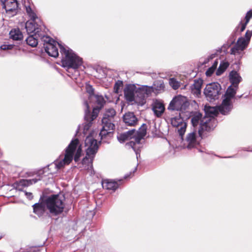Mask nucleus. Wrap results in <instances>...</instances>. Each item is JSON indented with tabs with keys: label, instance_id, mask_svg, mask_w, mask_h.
Instances as JSON below:
<instances>
[{
	"label": "nucleus",
	"instance_id": "nucleus-1",
	"mask_svg": "<svg viewBox=\"0 0 252 252\" xmlns=\"http://www.w3.org/2000/svg\"><path fill=\"white\" fill-rule=\"evenodd\" d=\"M42 41L44 42V47L46 52L53 57L59 55L57 45L60 47V52L64 56L62 60V65L68 68L77 69L82 63V59L77 56L72 50L65 45H63L46 35H41Z\"/></svg>",
	"mask_w": 252,
	"mask_h": 252
},
{
	"label": "nucleus",
	"instance_id": "nucleus-2",
	"mask_svg": "<svg viewBox=\"0 0 252 252\" xmlns=\"http://www.w3.org/2000/svg\"><path fill=\"white\" fill-rule=\"evenodd\" d=\"M146 134V126L143 124L139 128L138 131H136L135 129L129 130L124 133L119 134L118 136V140L121 143H123L126 140H131L126 143V146L131 148L135 152L137 158L140 156V152L143 147L141 140Z\"/></svg>",
	"mask_w": 252,
	"mask_h": 252
},
{
	"label": "nucleus",
	"instance_id": "nucleus-3",
	"mask_svg": "<svg viewBox=\"0 0 252 252\" xmlns=\"http://www.w3.org/2000/svg\"><path fill=\"white\" fill-rule=\"evenodd\" d=\"M94 131L91 133L85 139V147L86 148V155L82 161V165L80 168L84 170L91 171L93 174V161L98 149V145L94 135Z\"/></svg>",
	"mask_w": 252,
	"mask_h": 252
},
{
	"label": "nucleus",
	"instance_id": "nucleus-4",
	"mask_svg": "<svg viewBox=\"0 0 252 252\" xmlns=\"http://www.w3.org/2000/svg\"><path fill=\"white\" fill-rule=\"evenodd\" d=\"M82 152L81 146L79 145L78 139H74L71 141L66 148L63 158L56 160L54 164L57 169H60L64 165L69 164L72 160L74 155V159L75 162H77L81 155Z\"/></svg>",
	"mask_w": 252,
	"mask_h": 252
},
{
	"label": "nucleus",
	"instance_id": "nucleus-5",
	"mask_svg": "<svg viewBox=\"0 0 252 252\" xmlns=\"http://www.w3.org/2000/svg\"><path fill=\"white\" fill-rule=\"evenodd\" d=\"M229 79L231 85L228 87L224 95L221 106V108L225 107V111L230 109L231 106L230 100H232L235 97L239 88V84L242 81L239 73L235 70H232L229 73Z\"/></svg>",
	"mask_w": 252,
	"mask_h": 252
},
{
	"label": "nucleus",
	"instance_id": "nucleus-6",
	"mask_svg": "<svg viewBox=\"0 0 252 252\" xmlns=\"http://www.w3.org/2000/svg\"><path fill=\"white\" fill-rule=\"evenodd\" d=\"M48 210L53 216H58L62 214L64 210V197L61 194L51 195L45 197Z\"/></svg>",
	"mask_w": 252,
	"mask_h": 252
},
{
	"label": "nucleus",
	"instance_id": "nucleus-7",
	"mask_svg": "<svg viewBox=\"0 0 252 252\" xmlns=\"http://www.w3.org/2000/svg\"><path fill=\"white\" fill-rule=\"evenodd\" d=\"M26 12L30 17L31 21H27L25 24V28L28 34L34 33L35 36L38 35L39 38H42L41 35H45L44 33L41 32L43 27L41 25H38L35 22L37 17L34 12L32 10L30 5L25 4Z\"/></svg>",
	"mask_w": 252,
	"mask_h": 252
},
{
	"label": "nucleus",
	"instance_id": "nucleus-8",
	"mask_svg": "<svg viewBox=\"0 0 252 252\" xmlns=\"http://www.w3.org/2000/svg\"><path fill=\"white\" fill-rule=\"evenodd\" d=\"M153 92V88L147 86L137 88L133 102L140 105L146 103V98Z\"/></svg>",
	"mask_w": 252,
	"mask_h": 252
},
{
	"label": "nucleus",
	"instance_id": "nucleus-9",
	"mask_svg": "<svg viewBox=\"0 0 252 252\" xmlns=\"http://www.w3.org/2000/svg\"><path fill=\"white\" fill-rule=\"evenodd\" d=\"M188 104L187 98L181 95H179L173 98L168 107V109L172 111H181L185 110Z\"/></svg>",
	"mask_w": 252,
	"mask_h": 252
},
{
	"label": "nucleus",
	"instance_id": "nucleus-10",
	"mask_svg": "<svg viewBox=\"0 0 252 252\" xmlns=\"http://www.w3.org/2000/svg\"><path fill=\"white\" fill-rule=\"evenodd\" d=\"M221 86L218 83H213L208 84L204 91L207 99L211 101L219 98L220 94Z\"/></svg>",
	"mask_w": 252,
	"mask_h": 252
},
{
	"label": "nucleus",
	"instance_id": "nucleus-11",
	"mask_svg": "<svg viewBox=\"0 0 252 252\" xmlns=\"http://www.w3.org/2000/svg\"><path fill=\"white\" fill-rule=\"evenodd\" d=\"M171 124L176 128V129L181 138H183L187 128V124L181 116L180 113L174 117L171 118Z\"/></svg>",
	"mask_w": 252,
	"mask_h": 252
},
{
	"label": "nucleus",
	"instance_id": "nucleus-12",
	"mask_svg": "<svg viewBox=\"0 0 252 252\" xmlns=\"http://www.w3.org/2000/svg\"><path fill=\"white\" fill-rule=\"evenodd\" d=\"M230 102L231 105L230 109L229 110H226V111H225V107H223V108H221V106H222L223 104V101L222 102L221 105L218 106L211 107L205 106L204 110L206 115L205 117L214 118L215 116L217 115L219 112H220L221 114L223 115L228 114L232 108V100H230Z\"/></svg>",
	"mask_w": 252,
	"mask_h": 252
},
{
	"label": "nucleus",
	"instance_id": "nucleus-13",
	"mask_svg": "<svg viewBox=\"0 0 252 252\" xmlns=\"http://www.w3.org/2000/svg\"><path fill=\"white\" fill-rule=\"evenodd\" d=\"M216 120L214 118L204 117L200 123V129L198 133L200 136H202V132L204 131H210L216 127Z\"/></svg>",
	"mask_w": 252,
	"mask_h": 252
},
{
	"label": "nucleus",
	"instance_id": "nucleus-14",
	"mask_svg": "<svg viewBox=\"0 0 252 252\" xmlns=\"http://www.w3.org/2000/svg\"><path fill=\"white\" fill-rule=\"evenodd\" d=\"M112 122L106 118L102 119V128L99 133L101 140L106 137H111L112 136L115 128V125Z\"/></svg>",
	"mask_w": 252,
	"mask_h": 252
},
{
	"label": "nucleus",
	"instance_id": "nucleus-15",
	"mask_svg": "<svg viewBox=\"0 0 252 252\" xmlns=\"http://www.w3.org/2000/svg\"><path fill=\"white\" fill-rule=\"evenodd\" d=\"M84 104L85 107L84 118L86 121V123L84 126V133H85L91 126L92 122L97 117V114L95 112L96 109H93L92 113L91 114L88 102L85 101Z\"/></svg>",
	"mask_w": 252,
	"mask_h": 252
},
{
	"label": "nucleus",
	"instance_id": "nucleus-16",
	"mask_svg": "<svg viewBox=\"0 0 252 252\" xmlns=\"http://www.w3.org/2000/svg\"><path fill=\"white\" fill-rule=\"evenodd\" d=\"M2 8L10 16L15 15L18 10V3L16 0H0Z\"/></svg>",
	"mask_w": 252,
	"mask_h": 252
},
{
	"label": "nucleus",
	"instance_id": "nucleus-17",
	"mask_svg": "<svg viewBox=\"0 0 252 252\" xmlns=\"http://www.w3.org/2000/svg\"><path fill=\"white\" fill-rule=\"evenodd\" d=\"M33 213L39 217L43 216L48 210L45 197H41L38 203L32 205Z\"/></svg>",
	"mask_w": 252,
	"mask_h": 252
},
{
	"label": "nucleus",
	"instance_id": "nucleus-18",
	"mask_svg": "<svg viewBox=\"0 0 252 252\" xmlns=\"http://www.w3.org/2000/svg\"><path fill=\"white\" fill-rule=\"evenodd\" d=\"M201 137L196 131L189 133L186 138L187 148L191 149L195 147L199 144Z\"/></svg>",
	"mask_w": 252,
	"mask_h": 252
},
{
	"label": "nucleus",
	"instance_id": "nucleus-19",
	"mask_svg": "<svg viewBox=\"0 0 252 252\" xmlns=\"http://www.w3.org/2000/svg\"><path fill=\"white\" fill-rule=\"evenodd\" d=\"M137 88L134 85H127L124 90V95L127 101L133 102Z\"/></svg>",
	"mask_w": 252,
	"mask_h": 252
},
{
	"label": "nucleus",
	"instance_id": "nucleus-20",
	"mask_svg": "<svg viewBox=\"0 0 252 252\" xmlns=\"http://www.w3.org/2000/svg\"><path fill=\"white\" fill-rule=\"evenodd\" d=\"M124 122L128 126H135L138 123V119L132 112H127L123 116Z\"/></svg>",
	"mask_w": 252,
	"mask_h": 252
},
{
	"label": "nucleus",
	"instance_id": "nucleus-21",
	"mask_svg": "<svg viewBox=\"0 0 252 252\" xmlns=\"http://www.w3.org/2000/svg\"><path fill=\"white\" fill-rule=\"evenodd\" d=\"M152 110L157 117H160L163 113L165 108L162 102L156 100L152 104Z\"/></svg>",
	"mask_w": 252,
	"mask_h": 252
},
{
	"label": "nucleus",
	"instance_id": "nucleus-22",
	"mask_svg": "<svg viewBox=\"0 0 252 252\" xmlns=\"http://www.w3.org/2000/svg\"><path fill=\"white\" fill-rule=\"evenodd\" d=\"M44 173V171L42 170H39L37 174V177L32 179L29 180H22L20 181V184L23 186H29L32 184H35L38 181L41 180L43 178L42 174Z\"/></svg>",
	"mask_w": 252,
	"mask_h": 252
},
{
	"label": "nucleus",
	"instance_id": "nucleus-23",
	"mask_svg": "<svg viewBox=\"0 0 252 252\" xmlns=\"http://www.w3.org/2000/svg\"><path fill=\"white\" fill-rule=\"evenodd\" d=\"M202 81L201 80H195L190 87L191 92L196 96H198L201 93Z\"/></svg>",
	"mask_w": 252,
	"mask_h": 252
},
{
	"label": "nucleus",
	"instance_id": "nucleus-24",
	"mask_svg": "<svg viewBox=\"0 0 252 252\" xmlns=\"http://www.w3.org/2000/svg\"><path fill=\"white\" fill-rule=\"evenodd\" d=\"M102 186L103 189L115 190L118 188L119 185L115 181L105 180L102 182Z\"/></svg>",
	"mask_w": 252,
	"mask_h": 252
},
{
	"label": "nucleus",
	"instance_id": "nucleus-25",
	"mask_svg": "<svg viewBox=\"0 0 252 252\" xmlns=\"http://www.w3.org/2000/svg\"><path fill=\"white\" fill-rule=\"evenodd\" d=\"M10 37L14 40H21L23 38L22 32L19 29H12L9 32Z\"/></svg>",
	"mask_w": 252,
	"mask_h": 252
},
{
	"label": "nucleus",
	"instance_id": "nucleus-26",
	"mask_svg": "<svg viewBox=\"0 0 252 252\" xmlns=\"http://www.w3.org/2000/svg\"><path fill=\"white\" fill-rule=\"evenodd\" d=\"M153 88V92L156 91L157 93H159L164 90L165 85L162 80L156 81L153 86L151 87Z\"/></svg>",
	"mask_w": 252,
	"mask_h": 252
},
{
	"label": "nucleus",
	"instance_id": "nucleus-27",
	"mask_svg": "<svg viewBox=\"0 0 252 252\" xmlns=\"http://www.w3.org/2000/svg\"><path fill=\"white\" fill-rule=\"evenodd\" d=\"M37 37L38 35L35 36V34L29 35L26 39L27 43L32 47H36L38 44Z\"/></svg>",
	"mask_w": 252,
	"mask_h": 252
},
{
	"label": "nucleus",
	"instance_id": "nucleus-28",
	"mask_svg": "<svg viewBox=\"0 0 252 252\" xmlns=\"http://www.w3.org/2000/svg\"><path fill=\"white\" fill-rule=\"evenodd\" d=\"M115 115V110L113 108H109L106 110L102 119L106 118V119L113 121L114 117Z\"/></svg>",
	"mask_w": 252,
	"mask_h": 252
},
{
	"label": "nucleus",
	"instance_id": "nucleus-29",
	"mask_svg": "<svg viewBox=\"0 0 252 252\" xmlns=\"http://www.w3.org/2000/svg\"><path fill=\"white\" fill-rule=\"evenodd\" d=\"M95 101L98 105L99 106V108L98 109L94 108L96 109L95 112L97 114V111H98L99 109L105 103V100L104 98L101 95H96L94 96Z\"/></svg>",
	"mask_w": 252,
	"mask_h": 252
},
{
	"label": "nucleus",
	"instance_id": "nucleus-30",
	"mask_svg": "<svg viewBox=\"0 0 252 252\" xmlns=\"http://www.w3.org/2000/svg\"><path fill=\"white\" fill-rule=\"evenodd\" d=\"M169 83L170 86L174 89L177 90L180 86V82L178 81L174 78H170L169 80Z\"/></svg>",
	"mask_w": 252,
	"mask_h": 252
},
{
	"label": "nucleus",
	"instance_id": "nucleus-31",
	"mask_svg": "<svg viewBox=\"0 0 252 252\" xmlns=\"http://www.w3.org/2000/svg\"><path fill=\"white\" fill-rule=\"evenodd\" d=\"M248 40H246L244 37L239 38L237 41V44L243 49H245L249 44Z\"/></svg>",
	"mask_w": 252,
	"mask_h": 252
},
{
	"label": "nucleus",
	"instance_id": "nucleus-32",
	"mask_svg": "<svg viewBox=\"0 0 252 252\" xmlns=\"http://www.w3.org/2000/svg\"><path fill=\"white\" fill-rule=\"evenodd\" d=\"M201 117L202 115L200 113H198L191 118V123L194 127L197 126L199 122L200 121L201 122Z\"/></svg>",
	"mask_w": 252,
	"mask_h": 252
},
{
	"label": "nucleus",
	"instance_id": "nucleus-33",
	"mask_svg": "<svg viewBox=\"0 0 252 252\" xmlns=\"http://www.w3.org/2000/svg\"><path fill=\"white\" fill-rule=\"evenodd\" d=\"M228 66V63H221L219 66V68L217 71V75H220L221 74H222L225 70V69L227 68Z\"/></svg>",
	"mask_w": 252,
	"mask_h": 252
},
{
	"label": "nucleus",
	"instance_id": "nucleus-34",
	"mask_svg": "<svg viewBox=\"0 0 252 252\" xmlns=\"http://www.w3.org/2000/svg\"><path fill=\"white\" fill-rule=\"evenodd\" d=\"M243 50L244 49L239 47L236 43V44L231 49L230 52L231 54L236 55L237 54H241Z\"/></svg>",
	"mask_w": 252,
	"mask_h": 252
},
{
	"label": "nucleus",
	"instance_id": "nucleus-35",
	"mask_svg": "<svg viewBox=\"0 0 252 252\" xmlns=\"http://www.w3.org/2000/svg\"><path fill=\"white\" fill-rule=\"evenodd\" d=\"M123 82L122 81L118 80L117 81L114 86V91L116 93H119L120 90L122 88Z\"/></svg>",
	"mask_w": 252,
	"mask_h": 252
},
{
	"label": "nucleus",
	"instance_id": "nucleus-36",
	"mask_svg": "<svg viewBox=\"0 0 252 252\" xmlns=\"http://www.w3.org/2000/svg\"><path fill=\"white\" fill-rule=\"evenodd\" d=\"M86 92L90 94V97H92L94 95V90L93 87L88 84H86Z\"/></svg>",
	"mask_w": 252,
	"mask_h": 252
},
{
	"label": "nucleus",
	"instance_id": "nucleus-37",
	"mask_svg": "<svg viewBox=\"0 0 252 252\" xmlns=\"http://www.w3.org/2000/svg\"><path fill=\"white\" fill-rule=\"evenodd\" d=\"M216 68V65H212L211 67L208 68V69L206 72V74L207 76H210L214 72L215 69Z\"/></svg>",
	"mask_w": 252,
	"mask_h": 252
},
{
	"label": "nucleus",
	"instance_id": "nucleus-38",
	"mask_svg": "<svg viewBox=\"0 0 252 252\" xmlns=\"http://www.w3.org/2000/svg\"><path fill=\"white\" fill-rule=\"evenodd\" d=\"M13 47L14 46L12 44H3L1 45L0 48L3 50H11Z\"/></svg>",
	"mask_w": 252,
	"mask_h": 252
},
{
	"label": "nucleus",
	"instance_id": "nucleus-39",
	"mask_svg": "<svg viewBox=\"0 0 252 252\" xmlns=\"http://www.w3.org/2000/svg\"><path fill=\"white\" fill-rule=\"evenodd\" d=\"M252 36V31H247L245 34V37L244 38L246 40H248V41L249 42Z\"/></svg>",
	"mask_w": 252,
	"mask_h": 252
},
{
	"label": "nucleus",
	"instance_id": "nucleus-40",
	"mask_svg": "<svg viewBox=\"0 0 252 252\" xmlns=\"http://www.w3.org/2000/svg\"><path fill=\"white\" fill-rule=\"evenodd\" d=\"M252 17V10H250L247 13L246 17H245V20H246V23H249V22Z\"/></svg>",
	"mask_w": 252,
	"mask_h": 252
},
{
	"label": "nucleus",
	"instance_id": "nucleus-41",
	"mask_svg": "<svg viewBox=\"0 0 252 252\" xmlns=\"http://www.w3.org/2000/svg\"><path fill=\"white\" fill-rule=\"evenodd\" d=\"M25 195L27 196V197L30 200H31L33 198L32 194L31 192H25Z\"/></svg>",
	"mask_w": 252,
	"mask_h": 252
},
{
	"label": "nucleus",
	"instance_id": "nucleus-42",
	"mask_svg": "<svg viewBox=\"0 0 252 252\" xmlns=\"http://www.w3.org/2000/svg\"><path fill=\"white\" fill-rule=\"evenodd\" d=\"M248 23H246V22H245V23H242L241 24V29H240V32H242L244 31V30L245 29L246 27V26L247 25Z\"/></svg>",
	"mask_w": 252,
	"mask_h": 252
},
{
	"label": "nucleus",
	"instance_id": "nucleus-43",
	"mask_svg": "<svg viewBox=\"0 0 252 252\" xmlns=\"http://www.w3.org/2000/svg\"><path fill=\"white\" fill-rule=\"evenodd\" d=\"M217 64H218V62H217V61H216V62L214 63V64H213V65H216V66H217Z\"/></svg>",
	"mask_w": 252,
	"mask_h": 252
},
{
	"label": "nucleus",
	"instance_id": "nucleus-44",
	"mask_svg": "<svg viewBox=\"0 0 252 252\" xmlns=\"http://www.w3.org/2000/svg\"><path fill=\"white\" fill-rule=\"evenodd\" d=\"M125 178L126 179V178H127V175H126V176H125Z\"/></svg>",
	"mask_w": 252,
	"mask_h": 252
},
{
	"label": "nucleus",
	"instance_id": "nucleus-45",
	"mask_svg": "<svg viewBox=\"0 0 252 252\" xmlns=\"http://www.w3.org/2000/svg\"><path fill=\"white\" fill-rule=\"evenodd\" d=\"M2 238V236H0V239Z\"/></svg>",
	"mask_w": 252,
	"mask_h": 252
},
{
	"label": "nucleus",
	"instance_id": "nucleus-46",
	"mask_svg": "<svg viewBox=\"0 0 252 252\" xmlns=\"http://www.w3.org/2000/svg\"><path fill=\"white\" fill-rule=\"evenodd\" d=\"M249 151H252V150H249Z\"/></svg>",
	"mask_w": 252,
	"mask_h": 252
}]
</instances>
